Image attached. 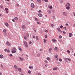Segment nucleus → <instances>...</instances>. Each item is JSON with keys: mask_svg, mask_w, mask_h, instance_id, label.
<instances>
[{"mask_svg": "<svg viewBox=\"0 0 75 75\" xmlns=\"http://www.w3.org/2000/svg\"><path fill=\"white\" fill-rule=\"evenodd\" d=\"M18 71L19 72H21V68H18Z\"/></svg>", "mask_w": 75, "mask_h": 75, "instance_id": "obj_16", "label": "nucleus"}, {"mask_svg": "<svg viewBox=\"0 0 75 75\" xmlns=\"http://www.w3.org/2000/svg\"><path fill=\"white\" fill-rule=\"evenodd\" d=\"M59 38H62V36H61V35H60L59 36Z\"/></svg>", "mask_w": 75, "mask_h": 75, "instance_id": "obj_37", "label": "nucleus"}, {"mask_svg": "<svg viewBox=\"0 0 75 75\" xmlns=\"http://www.w3.org/2000/svg\"><path fill=\"white\" fill-rule=\"evenodd\" d=\"M35 20L36 21H38V19H37V18H35Z\"/></svg>", "mask_w": 75, "mask_h": 75, "instance_id": "obj_23", "label": "nucleus"}, {"mask_svg": "<svg viewBox=\"0 0 75 75\" xmlns=\"http://www.w3.org/2000/svg\"><path fill=\"white\" fill-rule=\"evenodd\" d=\"M51 13V11H49L48 12L49 13Z\"/></svg>", "mask_w": 75, "mask_h": 75, "instance_id": "obj_49", "label": "nucleus"}, {"mask_svg": "<svg viewBox=\"0 0 75 75\" xmlns=\"http://www.w3.org/2000/svg\"><path fill=\"white\" fill-rule=\"evenodd\" d=\"M65 25H67V26H68L69 25L68 23H66L65 24Z\"/></svg>", "mask_w": 75, "mask_h": 75, "instance_id": "obj_46", "label": "nucleus"}, {"mask_svg": "<svg viewBox=\"0 0 75 75\" xmlns=\"http://www.w3.org/2000/svg\"><path fill=\"white\" fill-rule=\"evenodd\" d=\"M12 50H13V51H16V50H17V49H16V48H15V47L12 48Z\"/></svg>", "mask_w": 75, "mask_h": 75, "instance_id": "obj_12", "label": "nucleus"}, {"mask_svg": "<svg viewBox=\"0 0 75 75\" xmlns=\"http://www.w3.org/2000/svg\"><path fill=\"white\" fill-rule=\"evenodd\" d=\"M57 67H55V68H54L53 69L54 71V70H57Z\"/></svg>", "mask_w": 75, "mask_h": 75, "instance_id": "obj_20", "label": "nucleus"}, {"mask_svg": "<svg viewBox=\"0 0 75 75\" xmlns=\"http://www.w3.org/2000/svg\"><path fill=\"white\" fill-rule=\"evenodd\" d=\"M0 57L1 58H4V56L2 54H1L0 55Z\"/></svg>", "mask_w": 75, "mask_h": 75, "instance_id": "obj_10", "label": "nucleus"}, {"mask_svg": "<svg viewBox=\"0 0 75 75\" xmlns=\"http://www.w3.org/2000/svg\"><path fill=\"white\" fill-rule=\"evenodd\" d=\"M64 61H67V59H66V58H65L64 59Z\"/></svg>", "mask_w": 75, "mask_h": 75, "instance_id": "obj_61", "label": "nucleus"}, {"mask_svg": "<svg viewBox=\"0 0 75 75\" xmlns=\"http://www.w3.org/2000/svg\"><path fill=\"white\" fill-rule=\"evenodd\" d=\"M69 37H71L72 36V33H70L69 34Z\"/></svg>", "mask_w": 75, "mask_h": 75, "instance_id": "obj_7", "label": "nucleus"}, {"mask_svg": "<svg viewBox=\"0 0 75 75\" xmlns=\"http://www.w3.org/2000/svg\"><path fill=\"white\" fill-rule=\"evenodd\" d=\"M59 61H60V62H61L62 61V59H61V58H60L59 59Z\"/></svg>", "mask_w": 75, "mask_h": 75, "instance_id": "obj_32", "label": "nucleus"}, {"mask_svg": "<svg viewBox=\"0 0 75 75\" xmlns=\"http://www.w3.org/2000/svg\"><path fill=\"white\" fill-rule=\"evenodd\" d=\"M39 13H41V10H39L38 11Z\"/></svg>", "mask_w": 75, "mask_h": 75, "instance_id": "obj_55", "label": "nucleus"}, {"mask_svg": "<svg viewBox=\"0 0 75 75\" xmlns=\"http://www.w3.org/2000/svg\"><path fill=\"white\" fill-rule=\"evenodd\" d=\"M0 7H1V8H3V6L0 5Z\"/></svg>", "mask_w": 75, "mask_h": 75, "instance_id": "obj_51", "label": "nucleus"}, {"mask_svg": "<svg viewBox=\"0 0 75 75\" xmlns=\"http://www.w3.org/2000/svg\"><path fill=\"white\" fill-rule=\"evenodd\" d=\"M59 32V33H62V31H61V29H60V30H58Z\"/></svg>", "mask_w": 75, "mask_h": 75, "instance_id": "obj_31", "label": "nucleus"}, {"mask_svg": "<svg viewBox=\"0 0 75 75\" xmlns=\"http://www.w3.org/2000/svg\"><path fill=\"white\" fill-rule=\"evenodd\" d=\"M38 16L39 17H42V15L41 13H39L38 14Z\"/></svg>", "mask_w": 75, "mask_h": 75, "instance_id": "obj_8", "label": "nucleus"}, {"mask_svg": "<svg viewBox=\"0 0 75 75\" xmlns=\"http://www.w3.org/2000/svg\"><path fill=\"white\" fill-rule=\"evenodd\" d=\"M30 6L32 8H34V7H35V6H34V4L33 3H32L31 4Z\"/></svg>", "mask_w": 75, "mask_h": 75, "instance_id": "obj_3", "label": "nucleus"}, {"mask_svg": "<svg viewBox=\"0 0 75 75\" xmlns=\"http://www.w3.org/2000/svg\"><path fill=\"white\" fill-rule=\"evenodd\" d=\"M55 50H58V48L57 47H56L54 48Z\"/></svg>", "mask_w": 75, "mask_h": 75, "instance_id": "obj_26", "label": "nucleus"}, {"mask_svg": "<svg viewBox=\"0 0 75 75\" xmlns=\"http://www.w3.org/2000/svg\"><path fill=\"white\" fill-rule=\"evenodd\" d=\"M66 9H67V10H69V9L70 8V7L67 6L66 7Z\"/></svg>", "mask_w": 75, "mask_h": 75, "instance_id": "obj_15", "label": "nucleus"}, {"mask_svg": "<svg viewBox=\"0 0 75 75\" xmlns=\"http://www.w3.org/2000/svg\"><path fill=\"white\" fill-rule=\"evenodd\" d=\"M67 52L69 53H70V51H69V50H68L67 51Z\"/></svg>", "mask_w": 75, "mask_h": 75, "instance_id": "obj_38", "label": "nucleus"}, {"mask_svg": "<svg viewBox=\"0 0 75 75\" xmlns=\"http://www.w3.org/2000/svg\"><path fill=\"white\" fill-rule=\"evenodd\" d=\"M64 28L65 30H66L67 29V27H64Z\"/></svg>", "mask_w": 75, "mask_h": 75, "instance_id": "obj_62", "label": "nucleus"}, {"mask_svg": "<svg viewBox=\"0 0 75 75\" xmlns=\"http://www.w3.org/2000/svg\"><path fill=\"white\" fill-rule=\"evenodd\" d=\"M7 31V30L6 29H4L3 30V32L4 33H6V32Z\"/></svg>", "mask_w": 75, "mask_h": 75, "instance_id": "obj_13", "label": "nucleus"}, {"mask_svg": "<svg viewBox=\"0 0 75 75\" xmlns=\"http://www.w3.org/2000/svg\"><path fill=\"white\" fill-rule=\"evenodd\" d=\"M47 35H45V38H47Z\"/></svg>", "mask_w": 75, "mask_h": 75, "instance_id": "obj_60", "label": "nucleus"}, {"mask_svg": "<svg viewBox=\"0 0 75 75\" xmlns=\"http://www.w3.org/2000/svg\"><path fill=\"white\" fill-rule=\"evenodd\" d=\"M44 1H45V2H48V0H44Z\"/></svg>", "mask_w": 75, "mask_h": 75, "instance_id": "obj_29", "label": "nucleus"}, {"mask_svg": "<svg viewBox=\"0 0 75 75\" xmlns=\"http://www.w3.org/2000/svg\"><path fill=\"white\" fill-rule=\"evenodd\" d=\"M23 43L26 47H28V45H27V42L24 41L23 42Z\"/></svg>", "mask_w": 75, "mask_h": 75, "instance_id": "obj_2", "label": "nucleus"}, {"mask_svg": "<svg viewBox=\"0 0 75 75\" xmlns=\"http://www.w3.org/2000/svg\"><path fill=\"white\" fill-rule=\"evenodd\" d=\"M12 52L13 53V54H14L16 52V50H13L12 51Z\"/></svg>", "mask_w": 75, "mask_h": 75, "instance_id": "obj_14", "label": "nucleus"}, {"mask_svg": "<svg viewBox=\"0 0 75 75\" xmlns=\"http://www.w3.org/2000/svg\"><path fill=\"white\" fill-rule=\"evenodd\" d=\"M58 55H57V54H56L54 56V57L55 58H57V57H58Z\"/></svg>", "mask_w": 75, "mask_h": 75, "instance_id": "obj_19", "label": "nucleus"}, {"mask_svg": "<svg viewBox=\"0 0 75 75\" xmlns=\"http://www.w3.org/2000/svg\"><path fill=\"white\" fill-rule=\"evenodd\" d=\"M26 36H27V37H29V35H28V34H27L26 35Z\"/></svg>", "mask_w": 75, "mask_h": 75, "instance_id": "obj_52", "label": "nucleus"}, {"mask_svg": "<svg viewBox=\"0 0 75 75\" xmlns=\"http://www.w3.org/2000/svg\"><path fill=\"white\" fill-rule=\"evenodd\" d=\"M66 5L67 7L70 6V4L69 3H67L66 4Z\"/></svg>", "mask_w": 75, "mask_h": 75, "instance_id": "obj_6", "label": "nucleus"}, {"mask_svg": "<svg viewBox=\"0 0 75 75\" xmlns=\"http://www.w3.org/2000/svg\"><path fill=\"white\" fill-rule=\"evenodd\" d=\"M40 22H37V24H40Z\"/></svg>", "mask_w": 75, "mask_h": 75, "instance_id": "obj_57", "label": "nucleus"}, {"mask_svg": "<svg viewBox=\"0 0 75 75\" xmlns=\"http://www.w3.org/2000/svg\"><path fill=\"white\" fill-rule=\"evenodd\" d=\"M52 17L53 19H54H54H55V16H53Z\"/></svg>", "mask_w": 75, "mask_h": 75, "instance_id": "obj_28", "label": "nucleus"}, {"mask_svg": "<svg viewBox=\"0 0 75 75\" xmlns=\"http://www.w3.org/2000/svg\"><path fill=\"white\" fill-rule=\"evenodd\" d=\"M63 1H63V0H62L61 1V3H62L63 2Z\"/></svg>", "mask_w": 75, "mask_h": 75, "instance_id": "obj_64", "label": "nucleus"}, {"mask_svg": "<svg viewBox=\"0 0 75 75\" xmlns=\"http://www.w3.org/2000/svg\"><path fill=\"white\" fill-rule=\"evenodd\" d=\"M24 39L25 40H26V39H27V37H24Z\"/></svg>", "mask_w": 75, "mask_h": 75, "instance_id": "obj_50", "label": "nucleus"}, {"mask_svg": "<svg viewBox=\"0 0 75 75\" xmlns=\"http://www.w3.org/2000/svg\"><path fill=\"white\" fill-rule=\"evenodd\" d=\"M40 51H42V49H40Z\"/></svg>", "mask_w": 75, "mask_h": 75, "instance_id": "obj_63", "label": "nucleus"}, {"mask_svg": "<svg viewBox=\"0 0 75 75\" xmlns=\"http://www.w3.org/2000/svg\"><path fill=\"white\" fill-rule=\"evenodd\" d=\"M5 10H6V11H7L8 10V8H5Z\"/></svg>", "mask_w": 75, "mask_h": 75, "instance_id": "obj_40", "label": "nucleus"}, {"mask_svg": "<svg viewBox=\"0 0 75 75\" xmlns=\"http://www.w3.org/2000/svg\"><path fill=\"white\" fill-rule=\"evenodd\" d=\"M14 19L15 20H18V18L17 17H15L14 18Z\"/></svg>", "mask_w": 75, "mask_h": 75, "instance_id": "obj_24", "label": "nucleus"}, {"mask_svg": "<svg viewBox=\"0 0 75 75\" xmlns=\"http://www.w3.org/2000/svg\"><path fill=\"white\" fill-rule=\"evenodd\" d=\"M46 59H47V60H50V58L49 57H47L46 58Z\"/></svg>", "mask_w": 75, "mask_h": 75, "instance_id": "obj_22", "label": "nucleus"}, {"mask_svg": "<svg viewBox=\"0 0 75 75\" xmlns=\"http://www.w3.org/2000/svg\"><path fill=\"white\" fill-rule=\"evenodd\" d=\"M28 74H31V71L30 70H29L28 71Z\"/></svg>", "mask_w": 75, "mask_h": 75, "instance_id": "obj_27", "label": "nucleus"}, {"mask_svg": "<svg viewBox=\"0 0 75 75\" xmlns=\"http://www.w3.org/2000/svg\"><path fill=\"white\" fill-rule=\"evenodd\" d=\"M29 68L30 69H31V68H32V69L33 68V67L32 66H31V67L29 66Z\"/></svg>", "mask_w": 75, "mask_h": 75, "instance_id": "obj_21", "label": "nucleus"}, {"mask_svg": "<svg viewBox=\"0 0 75 75\" xmlns=\"http://www.w3.org/2000/svg\"><path fill=\"white\" fill-rule=\"evenodd\" d=\"M51 26H52V27H54V25L53 24H51Z\"/></svg>", "mask_w": 75, "mask_h": 75, "instance_id": "obj_44", "label": "nucleus"}, {"mask_svg": "<svg viewBox=\"0 0 75 75\" xmlns=\"http://www.w3.org/2000/svg\"><path fill=\"white\" fill-rule=\"evenodd\" d=\"M52 41L53 42H56V40H55L54 39H52Z\"/></svg>", "mask_w": 75, "mask_h": 75, "instance_id": "obj_17", "label": "nucleus"}, {"mask_svg": "<svg viewBox=\"0 0 75 75\" xmlns=\"http://www.w3.org/2000/svg\"><path fill=\"white\" fill-rule=\"evenodd\" d=\"M62 27H63V26H62V25H61L60 26V28H62Z\"/></svg>", "mask_w": 75, "mask_h": 75, "instance_id": "obj_30", "label": "nucleus"}, {"mask_svg": "<svg viewBox=\"0 0 75 75\" xmlns=\"http://www.w3.org/2000/svg\"><path fill=\"white\" fill-rule=\"evenodd\" d=\"M51 50H52V48H50L49 49V51H51Z\"/></svg>", "mask_w": 75, "mask_h": 75, "instance_id": "obj_33", "label": "nucleus"}, {"mask_svg": "<svg viewBox=\"0 0 75 75\" xmlns=\"http://www.w3.org/2000/svg\"><path fill=\"white\" fill-rule=\"evenodd\" d=\"M49 8H50V9H52V6H50Z\"/></svg>", "mask_w": 75, "mask_h": 75, "instance_id": "obj_36", "label": "nucleus"}, {"mask_svg": "<svg viewBox=\"0 0 75 75\" xmlns=\"http://www.w3.org/2000/svg\"><path fill=\"white\" fill-rule=\"evenodd\" d=\"M58 41L59 42H61V41H62L61 40H59Z\"/></svg>", "mask_w": 75, "mask_h": 75, "instance_id": "obj_59", "label": "nucleus"}, {"mask_svg": "<svg viewBox=\"0 0 75 75\" xmlns=\"http://www.w3.org/2000/svg\"><path fill=\"white\" fill-rule=\"evenodd\" d=\"M19 50L20 51H22V49H21V48H20Z\"/></svg>", "mask_w": 75, "mask_h": 75, "instance_id": "obj_43", "label": "nucleus"}, {"mask_svg": "<svg viewBox=\"0 0 75 75\" xmlns=\"http://www.w3.org/2000/svg\"><path fill=\"white\" fill-rule=\"evenodd\" d=\"M14 68L16 70H17L18 69V67H17V66L16 65H14Z\"/></svg>", "mask_w": 75, "mask_h": 75, "instance_id": "obj_4", "label": "nucleus"}, {"mask_svg": "<svg viewBox=\"0 0 75 75\" xmlns=\"http://www.w3.org/2000/svg\"><path fill=\"white\" fill-rule=\"evenodd\" d=\"M44 42H45H45H47V40H44Z\"/></svg>", "mask_w": 75, "mask_h": 75, "instance_id": "obj_48", "label": "nucleus"}, {"mask_svg": "<svg viewBox=\"0 0 75 75\" xmlns=\"http://www.w3.org/2000/svg\"><path fill=\"white\" fill-rule=\"evenodd\" d=\"M38 3H41V0H37Z\"/></svg>", "mask_w": 75, "mask_h": 75, "instance_id": "obj_25", "label": "nucleus"}, {"mask_svg": "<svg viewBox=\"0 0 75 75\" xmlns=\"http://www.w3.org/2000/svg\"><path fill=\"white\" fill-rule=\"evenodd\" d=\"M19 59H20V60H21V61H23L24 60V59L21 58V57H19Z\"/></svg>", "mask_w": 75, "mask_h": 75, "instance_id": "obj_5", "label": "nucleus"}, {"mask_svg": "<svg viewBox=\"0 0 75 75\" xmlns=\"http://www.w3.org/2000/svg\"><path fill=\"white\" fill-rule=\"evenodd\" d=\"M25 28V26L24 25H23L22 26V29H24V28Z\"/></svg>", "mask_w": 75, "mask_h": 75, "instance_id": "obj_11", "label": "nucleus"}, {"mask_svg": "<svg viewBox=\"0 0 75 75\" xmlns=\"http://www.w3.org/2000/svg\"><path fill=\"white\" fill-rule=\"evenodd\" d=\"M6 44L7 45H8V46H10V42H6Z\"/></svg>", "mask_w": 75, "mask_h": 75, "instance_id": "obj_9", "label": "nucleus"}, {"mask_svg": "<svg viewBox=\"0 0 75 75\" xmlns=\"http://www.w3.org/2000/svg\"><path fill=\"white\" fill-rule=\"evenodd\" d=\"M10 57H12L13 56V55L11 54H9Z\"/></svg>", "mask_w": 75, "mask_h": 75, "instance_id": "obj_39", "label": "nucleus"}, {"mask_svg": "<svg viewBox=\"0 0 75 75\" xmlns=\"http://www.w3.org/2000/svg\"><path fill=\"white\" fill-rule=\"evenodd\" d=\"M24 13L25 14H26V11H24Z\"/></svg>", "mask_w": 75, "mask_h": 75, "instance_id": "obj_56", "label": "nucleus"}, {"mask_svg": "<svg viewBox=\"0 0 75 75\" xmlns=\"http://www.w3.org/2000/svg\"><path fill=\"white\" fill-rule=\"evenodd\" d=\"M33 38H35V36H33Z\"/></svg>", "mask_w": 75, "mask_h": 75, "instance_id": "obj_58", "label": "nucleus"}, {"mask_svg": "<svg viewBox=\"0 0 75 75\" xmlns=\"http://www.w3.org/2000/svg\"><path fill=\"white\" fill-rule=\"evenodd\" d=\"M7 52H10V50H7Z\"/></svg>", "mask_w": 75, "mask_h": 75, "instance_id": "obj_42", "label": "nucleus"}, {"mask_svg": "<svg viewBox=\"0 0 75 75\" xmlns=\"http://www.w3.org/2000/svg\"><path fill=\"white\" fill-rule=\"evenodd\" d=\"M62 13L64 16H67V13L66 12H63Z\"/></svg>", "mask_w": 75, "mask_h": 75, "instance_id": "obj_1", "label": "nucleus"}, {"mask_svg": "<svg viewBox=\"0 0 75 75\" xmlns=\"http://www.w3.org/2000/svg\"><path fill=\"white\" fill-rule=\"evenodd\" d=\"M63 34H66V32H65L63 31Z\"/></svg>", "mask_w": 75, "mask_h": 75, "instance_id": "obj_34", "label": "nucleus"}, {"mask_svg": "<svg viewBox=\"0 0 75 75\" xmlns=\"http://www.w3.org/2000/svg\"><path fill=\"white\" fill-rule=\"evenodd\" d=\"M73 14L74 15V17H75V12H73Z\"/></svg>", "mask_w": 75, "mask_h": 75, "instance_id": "obj_35", "label": "nucleus"}, {"mask_svg": "<svg viewBox=\"0 0 75 75\" xmlns=\"http://www.w3.org/2000/svg\"><path fill=\"white\" fill-rule=\"evenodd\" d=\"M57 30L58 31H59V30H60V28H57Z\"/></svg>", "mask_w": 75, "mask_h": 75, "instance_id": "obj_41", "label": "nucleus"}, {"mask_svg": "<svg viewBox=\"0 0 75 75\" xmlns=\"http://www.w3.org/2000/svg\"><path fill=\"white\" fill-rule=\"evenodd\" d=\"M36 38L37 40H38V36H36Z\"/></svg>", "mask_w": 75, "mask_h": 75, "instance_id": "obj_47", "label": "nucleus"}, {"mask_svg": "<svg viewBox=\"0 0 75 75\" xmlns=\"http://www.w3.org/2000/svg\"><path fill=\"white\" fill-rule=\"evenodd\" d=\"M68 61H71V59H68Z\"/></svg>", "mask_w": 75, "mask_h": 75, "instance_id": "obj_54", "label": "nucleus"}, {"mask_svg": "<svg viewBox=\"0 0 75 75\" xmlns=\"http://www.w3.org/2000/svg\"><path fill=\"white\" fill-rule=\"evenodd\" d=\"M5 25H6V26H7V27H8V24L7 23H5Z\"/></svg>", "mask_w": 75, "mask_h": 75, "instance_id": "obj_18", "label": "nucleus"}, {"mask_svg": "<svg viewBox=\"0 0 75 75\" xmlns=\"http://www.w3.org/2000/svg\"><path fill=\"white\" fill-rule=\"evenodd\" d=\"M4 51H5V52H6V51H7V49H5L4 50Z\"/></svg>", "mask_w": 75, "mask_h": 75, "instance_id": "obj_45", "label": "nucleus"}, {"mask_svg": "<svg viewBox=\"0 0 75 75\" xmlns=\"http://www.w3.org/2000/svg\"><path fill=\"white\" fill-rule=\"evenodd\" d=\"M31 43H32V42L31 41H30L29 42V44H31Z\"/></svg>", "mask_w": 75, "mask_h": 75, "instance_id": "obj_53", "label": "nucleus"}]
</instances>
